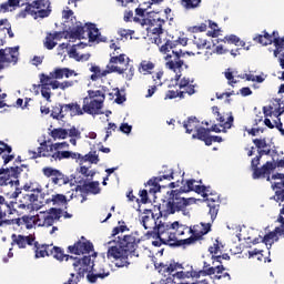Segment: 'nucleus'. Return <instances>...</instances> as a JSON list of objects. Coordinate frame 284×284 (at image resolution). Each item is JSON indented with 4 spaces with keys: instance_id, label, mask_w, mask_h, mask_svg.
I'll list each match as a JSON object with an SVG mask.
<instances>
[{
    "instance_id": "nucleus-45",
    "label": "nucleus",
    "mask_w": 284,
    "mask_h": 284,
    "mask_svg": "<svg viewBox=\"0 0 284 284\" xmlns=\"http://www.w3.org/2000/svg\"><path fill=\"white\" fill-rule=\"evenodd\" d=\"M193 43L196 45L197 50H203L205 48L210 50V42L207 44V40L201 36H195L193 39Z\"/></svg>"
},
{
    "instance_id": "nucleus-18",
    "label": "nucleus",
    "mask_w": 284,
    "mask_h": 284,
    "mask_svg": "<svg viewBox=\"0 0 284 284\" xmlns=\"http://www.w3.org/2000/svg\"><path fill=\"white\" fill-rule=\"evenodd\" d=\"M42 174L47 176V179H51L53 185H68L70 183V178L65 176L61 171L52 168L45 166L42 169Z\"/></svg>"
},
{
    "instance_id": "nucleus-35",
    "label": "nucleus",
    "mask_w": 284,
    "mask_h": 284,
    "mask_svg": "<svg viewBox=\"0 0 284 284\" xmlns=\"http://www.w3.org/2000/svg\"><path fill=\"white\" fill-rule=\"evenodd\" d=\"M22 6H26V3L21 4V0H8L0 4V12H12L17 8H22Z\"/></svg>"
},
{
    "instance_id": "nucleus-46",
    "label": "nucleus",
    "mask_w": 284,
    "mask_h": 284,
    "mask_svg": "<svg viewBox=\"0 0 284 284\" xmlns=\"http://www.w3.org/2000/svg\"><path fill=\"white\" fill-rule=\"evenodd\" d=\"M211 28L212 31L207 32L209 37H212L213 39H216L219 37V33L221 32L219 28V24L212 20H206V27Z\"/></svg>"
},
{
    "instance_id": "nucleus-61",
    "label": "nucleus",
    "mask_w": 284,
    "mask_h": 284,
    "mask_svg": "<svg viewBox=\"0 0 284 284\" xmlns=\"http://www.w3.org/2000/svg\"><path fill=\"white\" fill-rule=\"evenodd\" d=\"M212 261H213V265L214 263H220V265H223V261H230V254L227 253H223L222 255H212L211 256Z\"/></svg>"
},
{
    "instance_id": "nucleus-13",
    "label": "nucleus",
    "mask_w": 284,
    "mask_h": 284,
    "mask_svg": "<svg viewBox=\"0 0 284 284\" xmlns=\"http://www.w3.org/2000/svg\"><path fill=\"white\" fill-rule=\"evenodd\" d=\"M165 203H168V201H164L162 206H159V213L155 214L152 212V210H144V215L142 216L141 221L144 230H159V223H161L159 219L163 217V212L168 214L165 212Z\"/></svg>"
},
{
    "instance_id": "nucleus-23",
    "label": "nucleus",
    "mask_w": 284,
    "mask_h": 284,
    "mask_svg": "<svg viewBox=\"0 0 284 284\" xmlns=\"http://www.w3.org/2000/svg\"><path fill=\"white\" fill-rule=\"evenodd\" d=\"M12 207H14V202L8 203L6 202V197L0 195V227H3V225H12V221L8 219V212L12 214Z\"/></svg>"
},
{
    "instance_id": "nucleus-3",
    "label": "nucleus",
    "mask_w": 284,
    "mask_h": 284,
    "mask_svg": "<svg viewBox=\"0 0 284 284\" xmlns=\"http://www.w3.org/2000/svg\"><path fill=\"white\" fill-rule=\"evenodd\" d=\"M175 48L176 42L171 40H166L165 43L160 47V52L166 54V57H164L165 68L172 70V72L181 71V68L185 65V61L183 60L185 54H187V57H194V52L192 51L183 52V50H176Z\"/></svg>"
},
{
    "instance_id": "nucleus-36",
    "label": "nucleus",
    "mask_w": 284,
    "mask_h": 284,
    "mask_svg": "<svg viewBox=\"0 0 284 284\" xmlns=\"http://www.w3.org/2000/svg\"><path fill=\"white\" fill-rule=\"evenodd\" d=\"M200 123L201 122L196 116H190L187 121L183 123V128H185L187 134H192L201 128Z\"/></svg>"
},
{
    "instance_id": "nucleus-54",
    "label": "nucleus",
    "mask_w": 284,
    "mask_h": 284,
    "mask_svg": "<svg viewBox=\"0 0 284 284\" xmlns=\"http://www.w3.org/2000/svg\"><path fill=\"white\" fill-rule=\"evenodd\" d=\"M176 224L178 225L175 226V239H178V236H184L185 232L190 233V226L180 224L179 221H176Z\"/></svg>"
},
{
    "instance_id": "nucleus-52",
    "label": "nucleus",
    "mask_w": 284,
    "mask_h": 284,
    "mask_svg": "<svg viewBox=\"0 0 284 284\" xmlns=\"http://www.w3.org/2000/svg\"><path fill=\"white\" fill-rule=\"evenodd\" d=\"M108 276H110V272L109 271L108 272L103 271L102 273H97V274H93V273L90 274L89 273L87 275V278H88L89 283H94L98 278H105Z\"/></svg>"
},
{
    "instance_id": "nucleus-1",
    "label": "nucleus",
    "mask_w": 284,
    "mask_h": 284,
    "mask_svg": "<svg viewBox=\"0 0 284 284\" xmlns=\"http://www.w3.org/2000/svg\"><path fill=\"white\" fill-rule=\"evenodd\" d=\"M141 240L134 234L124 235L123 237H118L116 242H109V248L106 252L108 258H113L118 261L115 263L116 267H128L130 262L128 256L136 255V247H139Z\"/></svg>"
},
{
    "instance_id": "nucleus-34",
    "label": "nucleus",
    "mask_w": 284,
    "mask_h": 284,
    "mask_svg": "<svg viewBox=\"0 0 284 284\" xmlns=\"http://www.w3.org/2000/svg\"><path fill=\"white\" fill-rule=\"evenodd\" d=\"M163 3V0H151L149 2H143L142 6H148L146 8H136L135 14L136 17H145V12L149 10H155L154 6H159Z\"/></svg>"
},
{
    "instance_id": "nucleus-30",
    "label": "nucleus",
    "mask_w": 284,
    "mask_h": 284,
    "mask_svg": "<svg viewBox=\"0 0 284 284\" xmlns=\"http://www.w3.org/2000/svg\"><path fill=\"white\" fill-rule=\"evenodd\" d=\"M272 190H275V194L271 196V201H275L280 203V207L284 205V181L283 182H275L272 184Z\"/></svg>"
},
{
    "instance_id": "nucleus-27",
    "label": "nucleus",
    "mask_w": 284,
    "mask_h": 284,
    "mask_svg": "<svg viewBox=\"0 0 284 284\" xmlns=\"http://www.w3.org/2000/svg\"><path fill=\"white\" fill-rule=\"evenodd\" d=\"M11 245H18L20 250H26L28 245H33L34 243V236L33 235H17L12 234L11 235Z\"/></svg>"
},
{
    "instance_id": "nucleus-44",
    "label": "nucleus",
    "mask_w": 284,
    "mask_h": 284,
    "mask_svg": "<svg viewBox=\"0 0 284 284\" xmlns=\"http://www.w3.org/2000/svg\"><path fill=\"white\" fill-rule=\"evenodd\" d=\"M99 155L97 154V151L89 152L85 155H82V162L81 163H91L97 165L99 163Z\"/></svg>"
},
{
    "instance_id": "nucleus-58",
    "label": "nucleus",
    "mask_w": 284,
    "mask_h": 284,
    "mask_svg": "<svg viewBox=\"0 0 284 284\" xmlns=\"http://www.w3.org/2000/svg\"><path fill=\"white\" fill-rule=\"evenodd\" d=\"M52 79H54V77H52L51 73L49 75L41 73L40 74L41 88H49L48 85H50V83L52 82Z\"/></svg>"
},
{
    "instance_id": "nucleus-37",
    "label": "nucleus",
    "mask_w": 284,
    "mask_h": 284,
    "mask_svg": "<svg viewBox=\"0 0 284 284\" xmlns=\"http://www.w3.org/2000/svg\"><path fill=\"white\" fill-rule=\"evenodd\" d=\"M29 201H31L32 205L37 203V201H43V196H45V193H43V189L41 186H38L36 189H32L31 192L27 193Z\"/></svg>"
},
{
    "instance_id": "nucleus-57",
    "label": "nucleus",
    "mask_w": 284,
    "mask_h": 284,
    "mask_svg": "<svg viewBox=\"0 0 284 284\" xmlns=\"http://www.w3.org/2000/svg\"><path fill=\"white\" fill-rule=\"evenodd\" d=\"M221 247H223V244L219 242V240H215L212 246L209 247L210 254L212 256H219V253L221 252Z\"/></svg>"
},
{
    "instance_id": "nucleus-59",
    "label": "nucleus",
    "mask_w": 284,
    "mask_h": 284,
    "mask_svg": "<svg viewBox=\"0 0 284 284\" xmlns=\"http://www.w3.org/2000/svg\"><path fill=\"white\" fill-rule=\"evenodd\" d=\"M165 100L170 99H184L183 92L181 91H174V90H169L165 93Z\"/></svg>"
},
{
    "instance_id": "nucleus-51",
    "label": "nucleus",
    "mask_w": 284,
    "mask_h": 284,
    "mask_svg": "<svg viewBox=\"0 0 284 284\" xmlns=\"http://www.w3.org/2000/svg\"><path fill=\"white\" fill-rule=\"evenodd\" d=\"M80 174L87 179V181H92L94 179V175L97 174L95 171L90 170L88 166H80Z\"/></svg>"
},
{
    "instance_id": "nucleus-14",
    "label": "nucleus",
    "mask_w": 284,
    "mask_h": 284,
    "mask_svg": "<svg viewBox=\"0 0 284 284\" xmlns=\"http://www.w3.org/2000/svg\"><path fill=\"white\" fill-rule=\"evenodd\" d=\"M261 165V156L256 155L251 161V170H253V179H266V181H272V178H270V170L274 168L272 162H266L262 165V168H258Z\"/></svg>"
},
{
    "instance_id": "nucleus-62",
    "label": "nucleus",
    "mask_w": 284,
    "mask_h": 284,
    "mask_svg": "<svg viewBox=\"0 0 284 284\" xmlns=\"http://www.w3.org/2000/svg\"><path fill=\"white\" fill-rule=\"evenodd\" d=\"M63 148H70L68 142H57L53 144H48V151L52 152L54 150H63Z\"/></svg>"
},
{
    "instance_id": "nucleus-32",
    "label": "nucleus",
    "mask_w": 284,
    "mask_h": 284,
    "mask_svg": "<svg viewBox=\"0 0 284 284\" xmlns=\"http://www.w3.org/2000/svg\"><path fill=\"white\" fill-rule=\"evenodd\" d=\"M156 68V63L152 60H142L138 65V72L146 77L148 74H154V69Z\"/></svg>"
},
{
    "instance_id": "nucleus-53",
    "label": "nucleus",
    "mask_w": 284,
    "mask_h": 284,
    "mask_svg": "<svg viewBox=\"0 0 284 284\" xmlns=\"http://www.w3.org/2000/svg\"><path fill=\"white\" fill-rule=\"evenodd\" d=\"M43 45L47 48V50H54V48H57V42L53 39L52 33H47Z\"/></svg>"
},
{
    "instance_id": "nucleus-15",
    "label": "nucleus",
    "mask_w": 284,
    "mask_h": 284,
    "mask_svg": "<svg viewBox=\"0 0 284 284\" xmlns=\"http://www.w3.org/2000/svg\"><path fill=\"white\" fill-rule=\"evenodd\" d=\"M71 261H74L73 267L80 278H83L87 272H97L94 265L90 266L92 264V257L90 255H84L82 258L72 256Z\"/></svg>"
},
{
    "instance_id": "nucleus-7",
    "label": "nucleus",
    "mask_w": 284,
    "mask_h": 284,
    "mask_svg": "<svg viewBox=\"0 0 284 284\" xmlns=\"http://www.w3.org/2000/svg\"><path fill=\"white\" fill-rule=\"evenodd\" d=\"M85 32L91 43H94V41L99 43V41H101V31H99L97 24L85 23L83 26L81 22H77L75 26L67 32L65 39H85Z\"/></svg>"
},
{
    "instance_id": "nucleus-42",
    "label": "nucleus",
    "mask_w": 284,
    "mask_h": 284,
    "mask_svg": "<svg viewBox=\"0 0 284 284\" xmlns=\"http://www.w3.org/2000/svg\"><path fill=\"white\" fill-rule=\"evenodd\" d=\"M216 121H219L220 128H223L224 130H230L232 125H234V115L231 114L225 121V118L220 113V115L216 116Z\"/></svg>"
},
{
    "instance_id": "nucleus-63",
    "label": "nucleus",
    "mask_w": 284,
    "mask_h": 284,
    "mask_svg": "<svg viewBox=\"0 0 284 284\" xmlns=\"http://www.w3.org/2000/svg\"><path fill=\"white\" fill-rule=\"evenodd\" d=\"M205 30H207V22L206 21L201 23V24L193 26V27L189 28V32H193V33L205 32Z\"/></svg>"
},
{
    "instance_id": "nucleus-4",
    "label": "nucleus",
    "mask_w": 284,
    "mask_h": 284,
    "mask_svg": "<svg viewBox=\"0 0 284 284\" xmlns=\"http://www.w3.org/2000/svg\"><path fill=\"white\" fill-rule=\"evenodd\" d=\"M176 221L173 223H163L159 222L158 224V231L156 232H148L149 236H152L153 239H159L160 243L154 241L153 245L155 247H159V245H170V246H183L181 244V240L176 237Z\"/></svg>"
},
{
    "instance_id": "nucleus-47",
    "label": "nucleus",
    "mask_w": 284,
    "mask_h": 284,
    "mask_svg": "<svg viewBox=\"0 0 284 284\" xmlns=\"http://www.w3.org/2000/svg\"><path fill=\"white\" fill-rule=\"evenodd\" d=\"M19 210H32L34 205L31 200L28 197V194H23L20 203L18 204Z\"/></svg>"
},
{
    "instance_id": "nucleus-26",
    "label": "nucleus",
    "mask_w": 284,
    "mask_h": 284,
    "mask_svg": "<svg viewBox=\"0 0 284 284\" xmlns=\"http://www.w3.org/2000/svg\"><path fill=\"white\" fill-rule=\"evenodd\" d=\"M180 92H183V97L185 98V94H189V97H192V94H196V83H194V80H190V78H182L179 83Z\"/></svg>"
},
{
    "instance_id": "nucleus-60",
    "label": "nucleus",
    "mask_w": 284,
    "mask_h": 284,
    "mask_svg": "<svg viewBox=\"0 0 284 284\" xmlns=\"http://www.w3.org/2000/svg\"><path fill=\"white\" fill-rule=\"evenodd\" d=\"M22 221L27 225V230H32V227H34V223H37V217L24 215L22 216Z\"/></svg>"
},
{
    "instance_id": "nucleus-48",
    "label": "nucleus",
    "mask_w": 284,
    "mask_h": 284,
    "mask_svg": "<svg viewBox=\"0 0 284 284\" xmlns=\"http://www.w3.org/2000/svg\"><path fill=\"white\" fill-rule=\"evenodd\" d=\"M202 0H181V6L185 10H194L201 6Z\"/></svg>"
},
{
    "instance_id": "nucleus-25",
    "label": "nucleus",
    "mask_w": 284,
    "mask_h": 284,
    "mask_svg": "<svg viewBox=\"0 0 284 284\" xmlns=\"http://www.w3.org/2000/svg\"><path fill=\"white\" fill-rule=\"evenodd\" d=\"M75 192H82L83 194H101V186L99 181L83 182V184L75 186Z\"/></svg>"
},
{
    "instance_id": "nucleus-39",
    "label": "nucleus",
    "mask_w": 284,
    "mask_h": 284,
    "mask_svg": "<svg viewBox=\"0 0 284 284\" xmlns=\"http://www.w3.org/2000/svg\"><path fill=\"white\" fill-rule=\"evenodd\" d=\"M196 133L192 135V139H197L199 141H203L205 145L210 143V130L204 126H200Z\"/></svg>"
},
{
    "instance_id": "nucleus-38",
    "label": "nucleus",
    "mask_w": 284,
    "mask_h": 284,
    "mask_svg": "<svg viewBox=\"0 0 284 284\" xmlns=\"http://www.w3.org/2000/svg\"><path fill=\"white\" fill-rule=\"evenodd\" d=\"M90 71L93 72V74H91L90 77L91 81H99V79H103V77H108V74H112L110 69L101 71V68L99 65L91 67Z\"/></svg>"
},
{
    "instance_id": "nucleus-56",
    "label": "nucleus",
    "mask_w": 284,
    "mask_h": 284,
    "mask_svg": "<svg viewBox=\"0 0 284 284\" xmlns=\"http://www.w3.org/2000/svg\"><path fill=\"white\" fill-rule=\"evenodd\" d=\"M99 97H101L100 101H105V94L101 90H97V91L89 90L88 97H85V98L91 99V100H97V98H99Z\"/></svg>"
},
{
    "instance_id": "nucleus-31",
    "label": "nucleus",
    "mask_w": 284,
    "mask_h": 284,
    "mask_svg": "<svg viewBox=\"0 0 284 284\" xmlns=\"http://www.w3.org/2000/svg\"><path fill=\"white\" fill-rule=\"evenodd\" d=\"M225 272V266L216 265L211 266L207 262L203 263V270L200 271L197 274H202V276H213V274H223Z\"/></svg>"
},
{
    "instance_id": "nucleus-5",
    "label": "nucleus",
    "mask_w": 284,
    "mask_h": 284,
    "mask_svg": "<svg viewBox=\"0 0 284 284\" xmlns=\"http://www.w3.org/2000/svg\"><path fill=\"white\" fill-rule=\"evenodd\" d=\"M168 22V17L163 14V10L153 9L151 11H146V18L144 19V23L148 27V32H152L154 37V43L156 45H161L163 41L161 40V34H163V26Z\"/></svg>"
},
{
    "instance_id": "nucleus-19",
    "label": "nucleus",
    "mask_w": 284,
    "mask_h": 284,
    "mask_svg": "<svg viewBox=\"0 0 284 284\" xmlns=\"http://www.w3.org/2000/svg\"><path fill=\"white\" fill-rule=\"evenodd\" d=\"M110 60L109 63L106 65V70H109V72H111V74L113 72H116V74H125V69L119 67L122 65V63H125V54L124 53H116V52H112L110 53Z\"/></svg>"
},
{
    "instance_id": "nucleus-43",
    "label": "nucleus",
    "mask_w": 284,
    "mask_h": 284,
    "mask_svg": "<svg viewBox=\"0 0 284 284\" xmlns=\"http://www.w3.org/2000/svg\"><path fill=\"white\" fill-rule=\"evenodd\" d=\"M51 116L57 121H63V106L61 103H58L52 106Z\"/></svg>"
},
{
    "instance_id": "nucleus-16",
    "label": "nucleus",
    "mask_w": 284,
    "mask_h": 284,
    "mask_svg": "<svg viewBox=\"0 0 284 284\" xmlns=\"http://www.w3.org/2000/svg\"><path fill=\"white\" fill-rule=\"evenodd\" d=\"M284 204L283 207L280 210V214L277 217V223H281L280 226H276L274 231L266 234L262 242H264L266 245H274L275 241H278V236L284 237Z\"/></svg>"
},
{
    "instance_id": "nucleus-28",
    "label": "nucleus",
    "mask_w": 284,
    "mask_h": 284,
    "mask_svg": "<svg viewBox=\"0 0 284 284\" xmlns=\"http://www.w3.org/2000/svg\"><path fill=\"white\" fill-rule=\"evenodd\" d=\"M41 203H44V205H50V203H52V205L61 206L68 203V197L63 194H53L51 196L50 194H45L43 195V201H41Z\"/></svg>"
},
{
    "instance_id": "nucleus-9",
    "label": "nucleus",
    "mask_w": 284,
    "mask_h": 284,
    "mask_svg": "<svg viewBox=\"0 0 284 284\" xmlns=\"http://www.w3.org/2000/svg\"><path fill=\"white\" fill-rule=\"evenodd\" d=\"M162 267L173 278H196L199 276V273L194 271L192 265L180 264L175 261H171L169 264L162 265Z\"/></svg>"
},
{
    "instance_id": "nucleus-55",
    "label": "nucleus",
    "mask_w": 284,
    "mask_h": 284,
    "mask_svg": "<svg viewBox=\"0 0 284 284\" xmlns=\"http://www.w3.org/2000/svg\"><path fill=\"white\" fill-rule=\"evenodd\" d=\"M71 108V116H83V108L77 102L70 103Z\"/></svg>"
},
{
    "instance_id": "nucleus-8",
    "label": "nucleus",
    "mask_w": 284,
    "mask_h": 284,
    "mask_svg": "<svg viewBox=\"0 0 284 284\" xmlns=\"http://www.w3.org/2000/svg\"><path fill=\"white\" fill-rule=\"evenodd\" d=\"M33 252L36 258H45V256H53L55 261L63 263V261H70L72 255L65 254V251L59 246L52 244H41L37 241L33 242Z\"/></svg>"
},
{
    "instance_id": "nucleus-11",
    "label": "nucleus",
    "mask_w": 284,
    "mask_h": 284,
    "mask_svg": "<svg viewBox=\"0 0 284 284\" xmlns=\"http://www.w3.org/2000/svg\"><path fill=\"white\" fill-rule=\"evenodd\" d=\"M174 179V171L170 170L169 173L163 174L158 178L150 179L145 187L139 192V196L141 199V203L145 204L149 201L148 194H156V192H161V181H172Z\"/></svg>"
},
{
    "instance_id": "nucleus-64",
    "label": "nucleus",
    "mask_w": 284,
    "mask_h": 284,
    "mask_svg": "<svg viewBox=\"0 0 284 284\" xmlns=\"http://www.w3.org/2000/svg\"><path fill=\"white\" fill-rule=\"evenodd\" d=\"M163 74L164 72L163 71H158L156 73H154L152 75V80L154 82V85H163V82H162V79H163Z\"/></svg>"
},
{
    "instance_id": "nucleus-6",
    "label": "nucleus",
    "mask_w": 284,
    "mask_h": 284,
    "mask_svg": "<svg viewBox=\"0 0 284 284\" xmlns=\"http://www.w3.org/2000/svg\"><path fill=\"white\" fill-rule=\"evenodd\" d=\"M50 0H34L31 3L27 2L26 8L18 13V19H26L28 14L34 19H45L52 14Z\"/></svg>"
},
{
    "instance_id": "nucleus-33",
    "label": "nucleus",
    "mask_w": 284,
    "mask_h": 284,
    "mask_svg": "<svg viewBox=\"0 0 284 284\" xmlns=\"http://www.w3.org/2000/svg\"><path fill=\"white\" fill-rule=\"evenodd\" d=\"M253 41L255 43H260V45H272V43H274L272 34H270L266 30H264L262 34H255Z\"/></svg>"
},
{
    "instance_id": "nucleus-49",
    "label": "nucleus",
    "mask_w": 284,
    "mask_h": 284,
    "mask_svg": "<svg viewBox=\"0 0 284 284\" xmlns=\"http://www.w3.org/2000/svg\"><path fill=\"white\" fill-rule=\"evenodd\" d=\"M109 97H111V99L115 98V103H118V105H121V103H125V95L121 94V90H119V88L113 89L112 93H109Z\"/></svg>"
},
{
    "instance_id": "nucleus-50",
    "label": "nucleus",
    "mask_w": 284,
    "mask_h": 284,
    "mask_svg": "<svg viewBox=\"0 0 284 284\" xmlns=\"http://www.w3.org/2000/svg\"><path fill=\"white\" fill-rule=\"evenodd\" d=\"M52 139H68V130L59 128L51 131Z\"/></svg>"
},
{
    "instance_id": "nucleus-40",
    "label": "nucleus",
    "mask_w": 284,
    "mask_h": 284,
    "mask_svg": "<svg viewBox=\"0 0 284 284\" xmlns=\"http://www.w3.org/2000/svg\"><path fill=\"white\" fill-rule=\"evenodd\" d=\"M220 41H222V43H231L240 48H245V41L241 40L236 34L225 36L224 39Z\"/></svg>"
},
{
    "instance_id": "nucleus-20",
    "label": "nucleus",
    "mask_w": 284,
    "mask_h": 284,
    "mask_svg": "<svg viewBox=\"0 0 284 284\" xmlns=\"http://www.w3.org/2000/svg\"><path fill=\"white\" fill-rule=\"evenodd\" d=\"M103 109V100H92L90 98L83 99V114H90L91 116H97L102 114L101 110Z\"/></svg>"
},
{
    "instance_id": "nucleus-41",
    "label": "nucleus",
    "mask_w": 284,
    "mask_h": 284,
    "mask_svg": "<svg viewBox=\"0 0 284 284\" xmlns=\"http://www.w3.org/2000/svg\"><path fill=\"white\" fill-rule=\"evenodd\" d=\"M72 74H74V71L68 68L54 69V71L51 72V77H53V79H63V77H65L67 79H70Z\"/></svg>"
},
{
    "instance_id": "nucleus-22",
    "label": "nucleus",
    "mask_w": 284,
    "mask_h": 284,
    "mask_svg": "<svg viewBox=\"0 0 284 284\" xmlns=\"http://www.w3.org/2000/svg\"><path fill=\"white\" fill-rule=\"evenodd\" d=\"M90 252H94V244L90 241H81L79 240L73 245L68 246L69 254H75L77 256H81V254H90Z\"/></svg>"
},
{
    "instance_id": "nucleus-17",
    "label": "nucleus",
    "mask_w": 284,
    "mask_h": 284,
    "mask_svg": "<svg viewBox=\"0 0 284 284\" xmlns=\"http://www.w3.org/2000/svg\"><path fill=\"white\" fill-rule=\"evenodd\" d=\"M19 62V45L13 48L0 49V72L6 68L3 63L17 65Z\"/></svg>"
},
{
    "instance_id": "nucleus-12",
    "label": "nucleus",
    "mask_w": 284,
    "mask_h": 284,
    "mask_svg": "<svg viewBox=\"0 0 284 284\" xmlns=\"http://www.w3.org/2000/svg\"><path fill=\"white\" fill-rule=\"evenodd\" d=\"M29 155L31 159H41V156L47 159H52V161H63V159H70V151H48V141L40 143L38 151L29 150Z\"/></svg>"
},
{
    "instance_id": "nucleus-2",
    "label": "nucleus",
    "mask_w": 284,
    "mask_h": 284,
    "mask_svg": "<svg viewBox=\"0 0 284 284\" xmlns=\"http://www.w3.org/2000/svg\"><path fill=\"white\" fill-rule=\"evenodd\" d=\"M196 180L191 179L185 182L180 189L171 190L166 192L165 212L166 214H176V212H183L187 205L196 203L194 197H183V194L187 192H194Z\"/></svg>"
},
{
    "instance_id": "nucleus-21",
    "label": "nucleus",
    "mask_w": 284,
    "mask_h": 284,
    "mask_svg": "<svg viewBox=\"0 0 284 284\" xmlns=\"http://www.w3.org/2000/svg\"><path fill=\"white\" fill-rule=\"evenodd\" d=\"M204 199H205L206 205L209 207L211 223H214V221H216V216H219V210H221V197L216 193L215 194L210 193Z\"/></svg>"
},
{
    "instance_id": "nucleus-10",
    "label": "nucleus",
    "mask_w": 284,
    "mask_h": 284,
    "mask_svg": "<svg viewBox=\"0 0 284 284\" xmlns=\"http://www.w3.org/2000/svg\"><path fill=\"white\" fill-rule=\"evenodd\" d=\"M212 232V223L201 222L199 224H194L189 226L190 237L181 240V244L183 247H190V245H196L199 241H203V236L210 234Z\"/></svg>"
},
{
    "instance_id": "nucleus-24",
    "label": "nucleus",
    "mask_w": 284,
    "mask_h": 284,
    "mask_svg": "<svg viewBox=\"0 0 284 284\" xmlns=\"http://www.w3.org/2000/svg\"><path fill=\"white\" fill-rule=\"evenodd\" d=\"M61 214H63V210L51 207L48 213H43L42 225L44 227H52L54 221H60Z\"/></svg>"
},
{
    "instance_id": "nucleus-29",
    "label": "nucleus",
    "mask_w": 284,
    "mask_h": 284,
    "mask_svg": "<svg viewBox=\"0 0 284 284\" xmlns=\"http://www.w3.org/2000/svg\"><path fill=\"white\" fill-rule=\"evenodd\" d=\"M0 170H2L0 179H3L6 181L3 185H8L10 179H19V174L23 172V170L19 166H11L10 169L1 168Z\"/></svg>"
}]
</instances>
